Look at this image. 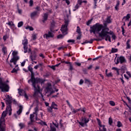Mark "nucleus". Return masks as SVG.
Masks as SVG:
<instances>
[{
  "label": "nucleus",
  "mask_w": 131,
  "mask_h": 131,
  "mask_svg": "<svg viewBox=\"0 0 131 131\" xmlns=\"http://www.w3.org/2000/svg\"><path fill=\"white\" fill-rule=\"evenodd\" d=\"M90 33L98 34L102 38H105V40L111 42V37L108 34H112V32H109V28L104 27L103 25L97 23L90 28Z\"/></svg>",
  "instance_id": "nucleus-1"
},
{
  "label": "nucleus",
  "mask_w": 131,
  "mask_h": 131,
  "mask_svg": "<svg viewBox=\"0 0 131 131\" xmlns=\"http://www.w3.org/2000/svg\"><path fill=\"white\" fill-rule=\"evenodd\" d=\"M29 70L31 73V79L28 80V83H30V82H32V86L34 88V96L39 97V95H40L42 98V100L45 101L43 95H42V93H41V92H42V89H41L40 88H39V86L38 84L39 83H42L44 81H43L42 79L40 78L35 79L34 78V75H33V69H32V68H29Z\"/></svg>",
  "instance_id": "nucleus-2"
},
{
  "label": "nucleus",
  "mask_w": 131,
  "mask_h": 131,
  "mask_svg": "<svg viewBox=\"0 0 131 131\" xmlns=\"http://www.w3.org/2000/svg\"><path fill=\"white\" fill-rule=\"evenodd\" d=\"M7 113H9V115H10L9 110L7 111L6 109V111L2 113V117L0 119V131H5V128L6 127L5 125V117L7 116Z\"/></svg>",
  "instance_id": "nucleus-3"
},
{
  "label": "nucleus",
  "mask_w": 131,
  "mask_h": 131,
  "mask_svg": "<svg viewBox=\"0 0 131 131\" xmlns=\"http://www.w3.org/2000/svg\"><path fill=\"white\" fill-rule=\"evenodd\" d=\"M7 100L6 101L7 105H8L6 107V111H8L9 110V115H12V106H11V103H12V97L10 96V95H7Z\"/></svg>",
  "instance_id": "nucleus-4"
},
{
  "label": "nucleus",
  "mask_w": 131,
  "mask_h": 131,
  "mask_svg": "<svg viewBox=\"0 0 131 131\" xmlns=\"http://www.w3.org/2000/svg\"><path fill=\"white\" fill-rule=\"evenodd\" d=\"M86 4H88V1H86L78 0L77 4L74 6L73 10L76 11V10H78L79 8H81V7H84Z\"/></svg>",
  "instance_id": "nucleus-5"
},
{
  "label": "nucleus",
  "mask_w": 131,
  "mask_h": 131,
  "mask_svg": "<svg viewBox=\"0 0 131 131\" xmlns=\"http://www.w3.org/2000/svg\"><path fill=\"white\" fill-rule=\"evenodd\" d=\"M9 84L6 82L3 83L2 78H0V90H1L2 92H9Z\"/></svg>",
  "instance_id": "nucleus-6"
},
{
  "label": "nucleus",
  "mask_w": 131,
  "mask_h": 131,
  "mask_svg": "<svg viewBox=\"0 0 131 131\" xmlns=\"http://www.w3.org/2000/svg\"><path fill=\"white\" fill-rule=\"evenodd\" d=\"M68 24H69V20L65 19L64 25L62 26L60 29L63 35H66V34H67V30H68V29H67V27L68 26Z\"/></svg>",
  "instance_id": "nucleus-7"
},
{
  "label": "nucleus",
  "mask_w": 131,
  "mask_h": 131,
  "mask_svg": "<svg viewBox=\"0 0 131 131\" xmlns=\"http://www.w3.org/2000/svg\"><path fill=\"white\" fill-rule=\"evenodd\" d=\"M91 120V115L89 116V117H82L81 122H79V123L81 126H85L87 123H89V122Z\"/></svg>",
  "instance_id": "nucleus-8"
},
{
  "label": "nucleus",
  "mask_w": 131,
  "mask_h": 131,
  "mask_svg": "<svg viewBox=\"0 0 131 131\" xmlns=\"http://www.w3.org/2000/svg\"><path fill=\"white\" fill-rule=\"evenodd\" d=\"M45 92L46 94L49 93L50 95H52V94H54V93H55V91L53 90V89H52V85L51 83H49L47 84V85L45 88Z\"/></svg>",
  "instance_id": "nucleus-9"
},
{
  "label": "nucleus",
  "mask_w": 131,
  "mask_h": 131,
  "mask_svg": "<svg viewBox=\"0 0 131 131\" xmlns=\"http://www.w3.org/2000/svg\"><path fill=\"white\" fill-rule=\"evenodd\" d=\"M125 61V59L123 56H120V57H117V59L115 60V63L116 64H119V63H121V64H122V63H123Z\"/></svg>",
  "instance_id": "nucleus-10"
},
{
  "label": "nucleus",
  "mask_w": 131,
  "mask_h": 131,
  "mask_svg": "<svg viewBox=\"0 0 131 131\" xmlns=\"http://www.w3.org/2000/svg\"><path fill=\"white\" fill-rule=\"evenodd\" d=\"M23 45L24 46V53H26L28 52L27 50V45H28V40L27 39L25 38L24 40H23Z\"/></svg>",
  "instance_id": "nucleus-11"
},
{
  "label": "nucleus",
  "mask_w": 131,
  "mask_h": 131,
  "mask_svg": "<svg viewBox=\"0 0 131 131\" xmlns=\"http://www.w3.org/2000/svg\"><path fill=\"white\" fill-rule=\"evenodd\" d=\"M30 119L31 122H33V121H36V120H39V119L37 118V113H33L32 114H31Z\"/></svg>",
  "instance_id": "nucleus-12"
},
{
  "label": "nucleus",
  "mask_w": 131,
  "mask_h": 131,
  "mask_svg": "<svg viewBox=\"0 0 131 131\" xmlns=\"http://www.w3.org/2000/svg\"><path fill=\"white\" fill-rule=\"evenodd\" d=\"M19 58V56H17L16 55L15 56H13V58H12L10 61L11 63H13L14 65H16L17 61H18Z\"/></svg>",
  "instance_id": "nucleus-13"
},
{
  "label": "nucleus",
  "mask_w": 131,
  "mask_h": 131,
  "mask_svg": "<svg viewBox=\"0 0 131 131\" xmlns=\"http://www.w3.org/2000/svg\"><path fill=\"white\" fill-rule=\"evenodd\" d=\"M6 24L10 26V28L12 29L13 30H15V29H16L17 28H16V26H15V24H14V23L12 21H9L8 23H7Z\"/></svg>",
  "instance_id": "nucleus-14"
},
{
  "label": "nucleus",
  "mask_w": 131,
  "mask_h": 131,
  "mask_svg": "<svg viewBox=\"0 0 131 131\" xmlns=\"http://www.w3.org/2000/svg\"><path fill=\"white\" fill-rule=\"evenodd\" d=\"M53 36L54 35L51 32H49L48 34H45L43 35V37H45V38H47V39L50 37H53Z\"/></svg>",
  "instance_id": "nucleus-15"
},
{
  "label": "nucleus",
  "mask_w": 131,
  "mask_h": 131,
  "mask_svg": "<svg viewBox=\"0 0 131 131\" xmlns=\"http://www.w3.org/2000/svg\"><path fill=\"white\" fill-rule=\"evenodd\" d=\"M30 58L31 61H34L36 59V54L34 53V54H32L30 56Z\"/></svg>",
  "instance_id": "nucleus-16"
},
{
  "label": "nucleus",
  "mask_w": 131,
  "mask_h": 131,
  "mask_svg": "<svg viewBox=\"0 0 131 131\" xmlns=\"http://www.w3.org/2000/svg\"><path fill=\"white\" fill-rule=\"evenodd\" d=\"M22 110H23V107L21 105H20L19 110L16 112L17 115H20V114L22 113Z\"/></svg>",
  "instance_id": "nucleus-17"
},
{
  "label": "nucleus",
  "mask_w": 131,
  "mask_h": 131,
  "mask_svg": "<svg viewBox=\"0 0 131 131\" xmlns=\"http://www.w3.org/2000/svg\"><path fill=\"white\" fill-rule=\"evenodd\" d=\"M47 20H48V13H45L43 16V19L42 20L43 23H45Z\"/></svg>",
  "instance_id": "nucleus-18"
},
{
  "label": "nucleus",
  "mask_w": 131,
  "mask_h": 131,
  "mask_svg": "<svg viewBox=\"0 0 131 131\" xmlns=\"http://www.w3.org/2000/svg\"><path fill=\"white\" fill-rule=\"evenodd\" d=\"M67 102L68 103V105L70 106V107H71V109L72 111L73 112V113H75L76 112H77V111H79V110H75V109L73 108V107H72V106L71 105H70V103H69L68 101H67Z\"/></svg>",
  "instance_id": "nucleus-19"
},
{
  "label": "nucleus",
  "mask_w": 131,
  "mask_h": 131,
  "mask_svg": "<svg viewBox=\"0 0 131 131\" xmlns=\"http://www.w3.org/2000/svg\"><path fill=\"white\" fill-rule=\"evenodd\" d=\"M119 5H120V2H119V0H117V4L115 7V10H116V11H118V10L119 9Z\"/></svg>",
  "instance_id": "nucleus-20"
},
{
  "label": "nucleus",
  "mask_w": 131,
  "mask_h": 131,
  "mask_svg": "<svg viewBox=\"0 0 131 131\" xmlns=\"http://www.w3.org/2000/svg\"><path fill=\"white\" fill-rule=\"evenodd\" d=\"M129 18H130V14H127L126 16H124L123 19L125 21H128L129 20Z\"/></svg>",
  "instance_id": "nucleus-21"
},
{
  "label": "nucleus",
  "mask_w": 131,
  "mask_h": 131,
  "mask_svg": "<svg viewBox=\"0 0 131 131\" xmlns=\"http://www.w3.org/2000/svg\"><path fill=\"white\" fill-rule=\"evenodd\" d=\"M18 93L20 96H23L25 94V91L23 90L18 89Z\"/></svg>",
  "instance_id": "nucleus-22"
},
{
  "label": "nucleus",
  "mask_w": 131,
  "mask_h": 131,
  "mask_svg": "<svg viewBox=\"0 0 131 131\" xmlns=\"http://www.w3.org/2000/svg\"><path fill=\"white\" fill-rule=\"evenodd\" d=\"M57 104L56 103H55V102H53L51 105V107L52 108V109H55L56 110H57V109H58V108H57Z\"/></svg>",
  "instance_id": "nucleus-23"
},
{
  "label": "nucleus",
  "mask_w": 131,
  "mask_h": 131,
  "mask_svg": "<svg viewBox=\"0 0 131 131\" xmlns=\"http://www.w3.org/2000/svg\"><path fill=\"white\" fill-rule=\"evenodd\" d=\"M108 32H112V34H110L111 35H112V37L113 38V39H116V36H115V34H113V32L110 31H109V30H108Z\"/></svg>",
  "instance_id": "nucleus-24"
},
{
  "label": "nucleus",
  "mask_w": 131,
  "mask_h": 131,
  "mask_svg": "<svg viewBox=\"0 0 131 131\" xmlns=\"http://www.w3.org/2000/svg\"><path fill=\"white\" fill-rule=\"evenodd\" d=\"M36 15H37V12L36 11H34L31 14V18H33L34 17H35Z\"/></svg>",
  "instance_id": "nucleus-25"
},
{
  "label": "nucleus",
  "mask_w": 131,
  "mask_h": 131,
  "mask_svg": "<svg viewBox=\"0 0 131 131\" xmlns=\"http://www.w3.org/2000/svg\"><path fill=\"white\" fill-rule=\"evenodd\" d=\"M26 29L29 30L30 31H33L34 29L31 26H28L26 27Z\"/></svg>",
  "instance_id": "nucleus-26"
},
{
  "label": "nucleus",
  "mask_w": 131,
  "mask_h": 131,
  "mask_svg": "<svg viewBox=\"0 0 131 131\" xmlns=\"http://www.w3.org/2000/svg\"><path fill=\"white\" fill-rule=\"evenodd\" d=\"M50 128H51V130L52 131H56V128L54 127V125L53 124L50 123Z\"/></svg>",
  "instance_id": "nucleus-27"
},
{
  "label": "nucleus",
  "mask_w": 131,
  "mask_h": 131,
  "mask_svg": "<svg viewBox=\"0 0 131 131\" xmlns=\"http://www.w3.org/2000/svg\"><path fill=\"white\" fill-rule=\"evenodd\" d=\"M93 41H94V40L91 39L90 41H86L82 43V45H84V43H93Z\"/></svg>",
  "instance_id": "nucleus-28"
},
{
  "label": "nucleus",
  "mask_w": 131,
  "mask_h": 131,
  "mask_svg": "<svg viewBox=\"0 0 131 131\" xmlns=\"http://www.w3.org/2000/svg\"><path fill=\"white\" fill-rule=\"evenodd\" d=\"M106 23H111V17L108 16L106 18Z\"/></svg>",
  "instance_id": "nucleus-29"
},
{
  "label": "nucleus",
  "mask_w": 131,
  "mask_h": 131,
  "mask_svg": "<svg viewBox=\"0 0 131 131\" xmlns=\"http://www.w3.org/2000/svg\"><path fill=\"white\" fill-rule=\"evenodd\" d=\"M23 26V21H20L18 23L17 27L20 28V27H22Z\"/></svg>",
  "instance_id": "nucleus-30"
},
{
  "label": "nucleus",
  "mask_w": 131,
  "mask_h": 131,
  "mask_svg": "<svg viewBox=\"0 0 131 131\" xmlns=\"http://www.w3.org/2000/svg\"><path fill=\"white\" fill-rule=\"evenodd\" d=\"M129 40H128L126 42V46H127V49H130V45H129Z\"/></svg>",
  "instance_id": "nucleus-31"
},
{
  "label": "nucleus",
  "mask_w": 131,
  "mask_h": 131,
  "mask_svg": "<svg viewBox=\"0 0 131 131\" xmlns=\"http://www.w3.org/2000/svg\"><path fill=\"white\" fill-rule=\"evenodd\" d=\"M106 76L107 77H112L113 76V75L112 74V73H106Z\"/></svg>",
  "instance_id": "nucleus-32"
},
{
  "label": "nucleus",
  "mask_w": 131,
  "mask_h": 131,
  "mask_svg": "<svg viewBox=\"0 0 131 131\" xmlns=\"http://www.w3.org/2000/svg\"><path fill=\"white\" fill-rule=\"evenodd\" d=\"M19 70V68H17L16 69L14 68L11 71L12 73H15V72H17Z\"/></svg>",
  "instance_id": "nucleus-33"
},
{
  "label": "nucleus",
  "mask_w": 131,
  "mask_h": 131,
  "mask_svg": "<svg viewBox=\"0 0 131 131\" xmlns=\"http://www.w3.org/2000/svg\"><path fill=\"white\" fill-rule=\"evenodd\" d=\"M8 38H9V35H5L3 36V39H4V41H6V40H7V39H8Z\"/></svg>",
  "instance_id": "nucleus-34"
},
{
  "label": "nucleus",
  "mask_w": 131,
  "mask_h": 131,
  "mask_svg": "<svg viewBox=\"0 0 131 131\" xmlns=\"http://www.w3.org/2000/svg\"><path fill=\"white\" fill-rule=\"evenodd\" d=\"M117 51H118V50L116 48H112V50H111V52L112 53H117Z\"/></svg>",
  "instance_id": "nucleus-35"
},
{
  "label": "nucleus",
  "mask_w": 131,
  "mask_h": 131,
  "mask_svg": "<svg viewBox=\"0 0 131 131\" xmlns=\"http://www.w3.org/2000/svg\"><path fill=\"white\" fill-rule=\"evenodd\" d=\"M108 123H109V124H110V125H111V124H112V123H113V120H112V118H109Z\"/></svg>",
  "instance_id": "nucleus-36"
},
{
  "label": "nucleus",
  "mask_w": 131,
  "mask_h": 131,
  "mask_svg": "<svg viewBox=\"0 0 131 131\" xmlns=\"http://www.w3.org/2000/svg\"><path fill=\"white\" fill-rule=\"evenodd\" d=\"M117 126L118 127H121V126H122V124L121 123V121H118Z\"/></svg>",
  "instance_id": "nucleus-37"
},
{
  "label": "nucleus",
  "mask_w": 131,
  "mask_h": 131,
  "mask_svg": "<svg viewBox=\"0 0 131 131\" xmlns=\"http://www.w3.org/2000/svg\"><path fill=\"white\" fill-rule=\"evenodd\" d=\"M76 32H77V33H78L79 34H80V33H81V32H80V28H79V27H77Z\"/></svg>",
  "instance_id": "nucleus-38"
},
{
  "label": "nucleus",
  "mask_w": 131,
  "mask_h": 131,
  "mask_svg": "<svg viewBox=\"0 0 131 131\" xmlns=\"http://www.w3.org/2000/svg\"><path fill=\"white\" fill-rule=\"evenodd\" d=\"M19 126L20 127L21 129L23 128V127H24V126H25V124H24V123H20L19 124Z\"/></svg>",
  "instance_id": "nucleus-39"
},
{
  "label": "nucleus",
  "mask_w": 131,
  "mask_h": 131,
  "mask_svg": "<svg viewBox=\"0 0 131 131\" xmlns=\"http://www.w3.org/2000/svg\"><path fill=\"white\" fill-rule=\"evenodd\" d=\"M97 121L98 122L99 127H101V126H105L102 125V124L101 123V121L100 120V119H97Z\"/></svg>",
  "instance_id": "nucleus-40"
},
{
  "label": "nucleus",
  "mask_w": 131,
  "mask_h": 131,
  "mask_svg": "<svg viewBox=\"0 0 131 131\" xmlns=\"http://www.w3.org/2000/svg\"><path fill=\"white\" fill-rule=\"evenodd\" d=\"M110 104L111 106H115V102H114V101L111 100L110 101Z\"/></svg>",
  "instance_id": "nucleus-41"
},
{
  "label": "nucleus",
  "mask_w": 131,
  "mask_h": 131,
  "mask_svg": "<svg viewBox=\"0 0 131 131\" xmlns=\"http://www.w3.org/2000/svg\"><path fill=\"white\" fill-rule=\"evenodd\" d=\"M30 7H33V0H30L29 2Z\"/></svg>",
  "instance_id": "nucleus-42"
},
{
  "label": "nucleus",
  "mask_w": 131,
  "mask_h": 131,
  "mask_svg": "<svg viewBox=\"0 0 131 131\" xmlns=\"http://www.w3.org/2000/svg\"><path fill=\"white\" fill-rule=\"evenodd\" d=\"M17 54H18V52H17V51H13L12 52V55H13V57L17 56Z\"/></svg>",
  "instance_id": "nucleus-43"
},
{
  "label": "nucleus",
  "mask_w": 131,
  "mask_h": 131,
  "mask_svg": "<svg viewBox=\"0 0 131 131\" xmlns=\"http://www.w3.org/2000/svg\"><path fill=\"white\" fill-rule=\"evenodd\" d=\"M92 21H93V19L88 20L86 23V25H88V26H89V25H90L91 23H92Z\"/></svg>",
  "instance_id": "nucleus-44"
},
{
  "label": "nucleus",
  "mask_w": 131,
  "mask_h": 131,
  "mask_svg": "<svg viewBox=\"0 0 131 131\" xmlns=\"http://www.w3.org/2000/svg\"><path fill=\"white\" fill-rule=\"evenodd\" d=\"M63 37H64V35H62V34H59L57 36V38H63Z\"/></svg>",
  "instance_id": "nucleus-45"
},
{
  "label": "nucleus",
  "mask_w": 131,
  "mask_h": 131,
  "mask_svg": "<svg viewBox=\"0 0 131 131\" xmlns=\"http://www.w3.org/2000/svg\"><path fill=\"white\" fill-rule=\"evenodd\" d=\"M51 69H53V70H56V67L55 66H49Z\"/></svg>",
  "instance_id": "nucleus-46"
},
{
  "label": "nucleus",
  "mask_w": 131,
  "mask_h": 131,
  "mask_svg": "<svg viewBox=\"0 0 131 131\" xmlns=\"http://www.w3.org/2000/svg\"><path fill=\"white\" fill-rule=\"evenodd\" d=\"M26 63V60H24V61L21 63V66H22V67L25 66Z\"/></svg>",
  "instance_id": "nucleus-47"
},
{
  "label": "nucleus",
  "mask_w": 131,
  "mask_h": 131,
  "mask_svg": "<svg viewBox=\"0 0 131 131\" xmlns=\"http://www.w3.org/2000/svg\"><path fill=\"white\" fill-rule=\"evenodd\" d=\"M32 38H33V39L34 40H35V39H36V35L35 34H33L32 36Z\"/></svg>",
  "instance_id": "nucleus-48"
},
{
  "label": "nucleus",
  "mask_w": 131,
  "mask_h": 131,
  "mask_svg": "<svg viewBox=\"0 0 131 131\" xmlns=\"http://www.w3.org/2000/svg\"><path fill=\"white\" fill-rule=\"evenodd\" d=\"M68 42H75V40L74 39H69L68 40Z\"/></svg>",
  "instance_id": "nucleus-49"
},
{
  "label": "nucleus",
  "mask_w": 131,
  "mask_h": 131,
  "mask_svg": "<svg viewBox=\"0 0 131 131\" xmlns=\"http://www.w3.org/2000/svg\"><path fill=\"white\" fill-rule=\"evenodd\" d=\"M37 111H38V107H36L35 108H34V113H36L37 114Z\"/></svg>",
  "instance_id": "nucleus-50"
},
{
  "label": "nucleus",
  "mask_w": 131,
  "mask_h": 131,
  "mask_svg": "<svg viewBox=\"0 0 131 131\" xmlns=\"http://www.w3.org/2000/svg\"><path fill=\"white\" fill-rule=\"evenodd\" d=\"M17 11H18V14H19L20 15H21L22 14V10L18 8Z\"/></svg>",
  "instance_id": "nucleus-51"
},
{
  "label": "nucleus",
  "mask_w": 131,
  "mask_h": 131,
  "mask_svg": "<svg viewBox=\"0 0 131 131\" xmlns=\"http://www.w3.org/2000/svg\"><path fill=\"white\" fill-rule=\"evenodd\" d=\"M39 123H40V124H41L42 125H47V123L45 122H42V121H41Z\"/></svg>",
  "instance_id": "nucleus-52"
},
{
  "label": "nucleus",
  "mask_w": 131,
  "mask_h": 131,
  "mask_svg": "<svg viewBox=\"0 0 131 131\" xmlns=\"http://www.w3.org/2000/svg\"><path fill=\"white\" fill-rule=\"evenodd\" d=\"M48 110L50 112H52V110H53V108H52V106H50V107H48Z\"/></svg>",
  "instance_id": "nucleus-53"
},
{
  "label": "nucleus",
  "mask_w": 131,
  "mask_h": 131,
  "mask_svg": "<svg viewBox=\"0 0 131 131\" xmlns=\"http://www.w3.org/2000/svg\"><path fill=\"white\" fill-rule=\"evenodd\" d=\"M25 98H26V99H27V100H28V95L27 94H26V93H25L24 95Z\"/></svg>",
  "instance_id": "nucleus-54"
},
{
  "label": "nucleus",
  "mask_w": 131,
  "mask_h": 131,
  "mask_svg": "<svg viewBox=\"0 0 131 131\" xmlns=\"http://www.w3.org/2000/svg\"><path fill=\"white\" fill-rule=\"evenodd\" d=\"M39 57H41V58H42V59L45 58V56H43V54H42V53H40L39 54Z\"/></svg>",
  "instance_id": "nucleus-55"
},
{
  "label": "nucleus",
  "mask_w": 131,
  "mask_h": 131,
  "mask_svg": "<svg viewBox=\"0 0 131 131\" xmlns=\"http://www.w3.org/2000/svg\"><path fill=\"white\" fill-rule=\"evenodd\" d=\"M124 76L125 78H126V79H129V77H128V76H127V75H126V74H124Z\"/></svg>",
  "instance_id": "nucleus-56"
},
{
  "label": "nucleus",
  "mask_w": 131,
  "mask_h": 131,
  "mask_svg": "<svg viewBox=\"0 0 131 131\" xmlns=\"http://www.w3.org/2000/svg\"><path fill=\"white\" fill-rule=\"evenodd\" d=\"M126 74H127V75H128V76H129V77H131L130 72H126Z\"/></svg>",
  "instance_id": "nucleus-57"
},
{
  "label": "nucleus",
  "mask_w": 131,
  "mask_h": 131,
  "mask_svg": "<svg viewBox=\"0 0 131 131\" xmlns=\"http://www.w3.org/2000/svg\"><path fill=\"white\" fill-rule=\"evenodd\" d=\"M82 83H83V80L81 79L79 82V84L81 85Z\"/></svg>",
  "instance_id": "nucleus-58"
},
{
  "label": "nucleus",
  "mask_w": 131,
  "mask_h": 131,
  "mask_svg": "<svg viewBox=\"0 0 131 131\" xmlns=\"http://www.w3.org/2000/svg\"><path fill=\"white\" fill-rule=\"evenodd\" d=\"M70 69L71 70H73V67H72V64H70Z\"/></svg>",
  "instance_id": "nucleus-59"
},
{
  "label": "nucleus",
  "mask_w": 131,
  "mask_h": 131,
  "mask_svg": "<svg viewBox=\"0 0 131 131\" xmlns=\"http://www.w3.org/2000/svg\"><path fill=\"white\" fill-rule=\"evenodd\" d=\"M120 79L121 80V82H122V84L124 83V80H123V78H120Z\"/></svg>",
  "instance_id": "nucleus-60"
},
{
  "label": "nucleus",
  "mask_w": 131,
  "mask_h": 131,
  "mask_svg": "<svg viewBox=\"0 0 131 131\" xmlns=\"http://www.w3.org/2000/svg\"><path fill=\"white\" fill-rule=\"evenodd\" d=\"M76 65H77V66H81V63H79V62H75Z\"/></svg>",
  "instance_id": "nucleus-61"
},
{
  "label": "nucleus",
  "mask_w": 131,
  "mask_h": 131,
  "mask_svg": "<svg viewBox=\"0 0 131 131\" xmlns=\"http://www.w3.org/2000/svg\"><path fill=\"white\" fill-rule=\"evenodd\" d=\"M66 4H67V5L70 4V2L69 1V0H66Z\"/></svg>",
  "instance_id": "nucleus-62"
},
{
  "label": "nucleus",
  "mask_w": 131,
  "mask_h": 131,
  "mask_svg": "<svg viewBox=\"0 0 131 131\" xmlns=\"http://www.w3.org/2000/svg\"><path fill=\"white\" fill-rule=\"evenodd\" d=\"M2 109H3L4 108H5V103H4L3 102H2Z\"/></svg>",
  "instance_id": "nucleus-63"
},
{
  "label": "nucleus",
  "mask_w": 131,
  "mask_h": 131,
  "mask_svg": "<svg viewBox=\"0 0 131 131\" xmlns=\"http://www.w3.org/2000/svg\"><path fill=\"white\" fill-rule=\"evenodd\" d=\"M39 67V65H36L34 67V69H37V68H38Z\"/></svg>",
  "instance_id": "nucleus-64"
}]
</instances>
